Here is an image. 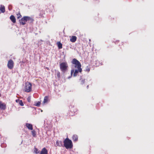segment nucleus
I'll return each mask as SVG.
<instances>
[{"mask_svg": "<svg viewBox=\"0 0 154 154\" xmlns=\"http://www.w3.org/2000/svg\"><path fill=\"white\" fill-rule=\"evenodd\" d=\"M26 127L29 130H33V126L32 125L29 123H26Z\"/></svg>", "mask_w": 154, "mask_h": 154, "instance_id": "nucleus-10", "label": "nucleus"}, {"mask_svg": "<svg viewBox=\"0 0 154 154\" xmlns=\"http://www.w3.org/2000/svg\"><path fill=\"white\" fill-rule=\"evenodd\" d=\"M14 64L13 60L11 59L10 60L8 61L7 64L8 68L10 69H12L14 67Z\"/></svg>", "mask_w": 154, "mask_h": 154, "instance_id": "nucleus-7", "label": "nucleus"}, {"mask_svg": "<svg viewBox=\"0 0 154 154\" xmlns=\"http://www.w3.org/2000/svg\"><path fill=\"white\" fill-rule=\"evenodd\" d=\"M64 146L67 149H71L73 148V145L71 140L66 138L63 141Z\"/></svg>", "mask_w": 154, "mask_h": 154, "instance_id": "nucleus-1", "label": "nucleus"}, {"mask_svg": "<svg viewBox=\"0 0 154 154\" xmlns=\"http://www.w3.org/2000/svg\"><path fill=\"white\" fill-rule=\"evenodd\" d=\"M87 88H88V85L87 86Z\"/></svg>", "mask_w": 154, "mask_h": 154, "instance_id": "nucleus-32", "label": "nucleus"}, {"mask_svg": "<svg viewBox=\"0 0 154 154\" xmlns=\"http://www.w3.org/2000/svg\"><path fill=\"white\" fill-rule=\"evenodd\" d=\"M5 11V7L4 5H0V13H4Z\"/></svg>", "mask_w": 154, "mask_h": 154, "instance_id": "nucleus-12", "label": "nucleus"}, {"mask_svg": "<svg viewBox=\"0 0 154 154\" xmlns=\"http://www.w3.org/2000/svg\"><path fill=\"white\" fill-rule=\"evenodd\" d=\"M41 104V103L40 101L36 103L35 104V106H39Z\"/></svg>", "mask_w": 154, "mask_h": 154, "instance_id": "nucleus-25", "label": "nucleus"}, {"mask_svg": "<svg viewBox=\"0 0 154 154\" xmlns=\"http://www.w3.org/2000/svg\"><path fill=\"white\" fill-rule=\"evenodd\" d=\"M34 152L35 154H38L39 152L38 149L37 148H35V147L34 148Z\"/></svg>", "mask_w": 154, "mask_h": 154, "instance_id": "nucleus-22", "label": "nucleus"}, {"mask_svg": "<svg viewBox=\"0 0 154 154\" xmlns=\"http://www.w3.org/2000/svg\"><path fill=\"white\" fill-rule=\"evenodd\" d=\"M72 139L74 141H77L78 136L76 135H74L72 137Z\"/></svg>", "mask_w": 154, "mask_h": 154, "instance_id": "nucleus-17", "label": "nucleus"}, {"mask_svg": "<svg viewBox=\"0 0 154 154\" xmlns=\"http://www.w3.org/2000/svg\"><path fill=\"white\" fill-rule=\"evenodd\" d=\"M85 79H82L81 81L80 84L82 85H83L85 83Z\"/></svg>", "mask_w": 154, "mask_h": 154, "instance_id": "nucleus-26", "label": "nucleus"}, {"mask_svg": "<svg viewBox=\"0 0 154 154\" xmlns=\"http://www.w3.org/2000/svg\"><path fill=\"white\" fill-rule=\"evenodd\" d=\"M30 20L33 21V19L31 17L29 16H24L21 19L19 20V22L21 25H24L26 24L27 21Z\"/></svg>", "mask_w": 154, "mask_h": 154, "instance_id": "nucleus-2", "label": "nucleus"}, {"mask_svg": "<svg viewBox=\"0 0 154 154\" xmlns=\"http://www.w3.org/2000/svg\"><path fill=\"white\" fill-rule=\"evenodd\" d=\"M90 66H87L86 68L85 71L88 72L90 71Z\"/></svg>", "mask_w": 154, "mask_h": 154, "instance_id": "nucleus-21", "label": "nucleus"}, {"mask_svg": "<svg viewBox=\"0 0 154 154\" xmlns=\"http://www.w3.org/2000/svg\"><path fill=\"white\" fill-rule=\"evenodd\" d=\"M6 109V103L0 101V109L2 110H5Z\"/></svg>", "mask_w": 154, "mask_h": 154, "instance_id": "nucleus-9", "label": "nucleus"}, {"mask_svg": "<svg viewBox=\"0 0 154 154\" xmlns=\"http://www.w3.org/2000/svg\"><path fill=\"white\" fill-rule=\"evenodd\" d=\"M56 75L58 78H60V72L58 71L56 72Z\"/></svg>", "mask_w": 154, "mask_h": 154, "instance_id": "nucleus-24", "label": "nucleus"}, {"mask_svg": "<svg viewBox=\"0 0 154 154\" xmlns=\"http://www.w3.org/2000/svg\"><path fill=\"white\" fill-rule=\"evenodd\" d=\"M10 19L11 21L14 23H15L16 22V19L15 17L13 15H11L10 17Z\"/></svg>", "mask_w": 154, "mask_h": 154, "instance_id": "nucleus-15", "label": "nucleus"}, {"mask_svg": "<svg viewBox=\"0 0 154 154\" xmlns=\"http://www.w3.org/2000/svg\"><path fill=\"white\" fill-rule=\"evenodd\" d=\"M45 14V12L44 11H42V14H40V16L41 17H43V14Z\"/></svg>", "mask_w": 154, "mask_h": 154, "instance_id": "nucleus-27", "label": "nucleus"}, {"mask_svg": "<svg viewBox=\"0 0 154 154\" xmlns=\"http://www.w3.org/2000/svg\"><path fill=\"white\" fill-rule=\"evenodd\" d=\"M28 101H29H29H30V100H29V99H28Z\"/></svg>", "mask_w": 154, "mask_h": 154, "instance_id": "nucleus-33", "label": "nucleus"}, {"mask_svg": "<svg viewBox=\"0 0 154 154\" xmlns=\"http://www.w3.org/2000/svg\"><path fill=\"white\" fill-rule=\"evenodd\" d=\"M46 68L47 69H48V70H49V68H48V67H46Z\"/></svg>", "mask_w": 154, "mask_h": 154, "instance_id": "nucleus-31", "label": "nucleus"}, {"mask_svg": "<svg viewBox=\"0 0 154 154\" xmlns=\"http://www.w3.org/2000/svg\"><path fill=\"white\" fill-rule=\"evenodd\" d=\"M49 97L48 96H46L45 97L44 99V100L42 104L43 105L45 104V103H47L49 100Z\"/></svg>", "mask_w": 154, "mask_h": 154, "instance_id": "nucleus-13", "label": "nucleus"}, {"mask_svg": "<svg viewBox=\"0 0 154 154\" xmlns=\"http://www.w3.org/2000/svg\"><path fill=\"white\" fill-rule=\"evenodd\" d=\"M68 67V65L66 62H63L60 64V69L63 72H65Z\"/></svg>", "mask_w": 154, "mask_h": 154, "instance_id": "nucleus-3", "label": "nucleus"}, {"mask_svg": "<svg viewBox=\"0 0 154 154\" xmlns=\"http://www.w3.org/2000/svg\"><path fill=\"white\" fill-rule=\"evenodd\" d=\"M119 42V41H117L115 42L116 44H117Z\"/></svg>", "mask_w": 154, "mask_h": 154, "instance_id": "nucleus-28", "label": "nucleus"}, {"mask_svg": "<svg viewBox=\"0 0 154 154\" xmlns=\"http://www.w3.org/2000/svg\"><path fill=\"white\" fill-rule=\"evenodd\" d=\"M20 100L19 99H17V100H16V102L17 103H18V100Z\"/></svg>", "mask_w": 154, "mask_h": 154, "instance_id": "nucleus-29", "label": "nucleus"}, {"mask_svg": "<svg viewBox=\"0 0 154 154\" xmlns=\"http://www.w3.org/2000/svg\"><path fill=\"white\" fill-rule=\"evenodd\" d=\"M16 15L17 16V19H19L20 18L22 17V16L20 14V11L18 12L16 14Z\"/></svg>", "mask_w": 154, "mask_h": 154, "instance_id": "nucleus-19", "label": "nucleus"}, {"mask_svg": "<svg viewBox=\"0 0 154 154\" xmlns=\"http://www.w3.org/2000/svg\"><path fill=\"white\" fill-rule=\"evenodd\" d=\"M18 100V103L21 106H23L24 105L23 101H22V100Z\"/></svg>", "mask_w": 154, "mask_h": 154, "instance_id": "nucleus-23", "label": "nucleus"}, {"mask_svg": "<svg viewBox=\"0 0 154 154\" xmlns=\"http://www.w3.org/2000/svg\"><path fill=\"white\" fill-rule=\"evenodd\" d=\"M32 134L33 136L34 137H36V132L35 130H32L31 131Z\"/></svg>", "mask_w": 154, "mask_h": 154, "instance_id": "nucleus-20", "label": "nucleus"}, {"mask_svg": "<svg viewBox=\"0 0 154 154\" xmlns=\"http://www.w3.org/2000/svg\"><path fill=\"white\" fill-rule=\"evenodd\" d=\"M40 154H48V151L44 147L42 149Z\"/></svg>", "mask_w": 154, "mask_h": 154, "instance_id": "nucleus-11", "label": "nucleus"}, {"mask_svg": "<svg viewBox=\"0 0 154 154\" xmlns=\"http://www.w3.org/2000/svg\"><path fill=\"white\" fill-rule=\"evenodd\" d=\"M57 146L61 147L63 146V142L61 141L57 140L56 142Z\"/></svg>", "mask_w": 154, "mask_h": 154, "instance_id": "nucleus-14", "label": "nucleus"}, {"mask_svg": "<svg viewBox=\"0 0 154 154\" xmlns=\"http://www.w3.org/2000/svg\"><path fill=\"white\" fill-rule=\"evenodd\" d=\"M76 112V109H75L74 106L72 107L69 112V116H73L75 115V112Z\"/></svg>", "mask_w": 154, "mask_h": 154, "instance_id": "nucleus-8", "label": "nucleus"}, {"mask_svg": "<svg viewBox=\"0 0 154 154\" xmlns=\"http://www.w3.org/2000/svg\"><path fill=\"white\" fill-rule=\"evenodd\" d=\"M57 46L59 49H60L62 48V45L60 42H58L57 43Z\"/></svg>", "mask_w": 154, "mask_h": 154, "instance_id": "nucleus-18", "label": "nucleus"}, {"mask_svg": "<svg viewBox=\"0 0 154 154\" xmlns=\"http://www.w3.org/2000/svg\"><path fill=\"white\" fill-rule=\"evenodd\" d=\"M82 71V68H77L75 69H74L71 70V75L73 73V76H76L77 75L79 72H81Z\"/></svg>", "mask_w": 154, "mask_h": 154, "instance_id": "nucleus-5", "label": "nucleus"}, {"mask_svg": "<svg viewBox=\"0 0 154 154\" xmlns=\"http://www.w3.org/2000/svg\"><path fill=\"white\" fill-rule=\"evenodd\" d=\"M122 45H123V44L122 43H121V46H122ZM119 45H120V44H119Z\"/></svg>", "mask_w": 154, "mask_h": 154, "instance_id": "nucleus-30", "label": "nucleus"}, {"mask_svg": "<svg viewBox=\"0 0 154 154\" xmlns=\"http://www.w3.org/2000/svg\"><path fill=\"white\" fill-rule=\"evenodd\" d=\"M72 63L75 65L74 67L75 68H80L81 67V65L80 62L75 58L73 59Z\"/></svg>", "mask_w": 154, "mask_h": 154, "instance_id": "nucleus-6", "label": "nucleus"}, {"mask_svg": "<svg viewBox=\"0 0 154 154\" xmlns=\"http://www.w3.org/2000/svg\"><path fill=\"white\" fill-rule=\"evenodd\" d=\"M32 86L31 83L28 82H26L24 87V91L28 93L30 92L31 91Z\"/></svg>", "mask_w": 154, "mask_h": 154, "instance_id": "nucleus-4", "label": "nucleus"}, {"mask_svg": "<svg viewBox=\"0 0 154 154\" xmlns=\"http://www.w3.org/2000/svg\"><path fill=\"white\" fill-rule=\"evenodd\" d=\"M77 39V37L76 36H73L70 38V41L72 42H75Z\"/></svg>", "mask_w": 154, "mask_h": 154, "instance_id": "nucleus-16", "label": "nucleus"}]
</instances>
